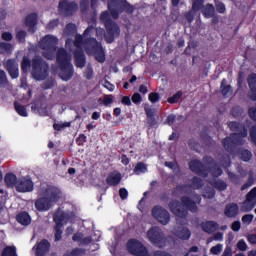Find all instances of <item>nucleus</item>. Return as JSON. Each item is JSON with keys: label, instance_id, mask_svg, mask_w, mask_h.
<instances>
[{"label": "nucleus", "instance_id": "f257e3e1", "mask_svg": "<svg viewBox=\"0 0 256 256\" xmlns=\"http://www.w3.org/2000/svg\"><path fill=\"white\" fill-rule=\"evenodd\" d=\"M97 33V28L95 26H88L83 34H76L74 38V47L77 50L74 51L75 65L79 69H83L87 65V58L85 53L88 55H93L98 63H105L107 57L105 56V49H103V44L97 41V38H93V35ZM85 53L83 52V49Z\"/></svg>", "mask_w": 256, "mask_h": 256}, {"label": "nucleus", "instance_id": "f03ea898", "mask_svg": "<svg viewBox=\"0 0 256 256\" xmlns=\"http://www.w3.org/2000/svg\"><path fill=\"white\" fill-rule=\"evenodd\" d=\"M107 7L108 10L103 11L99 19L106 29L104 35L106 43H114L115 38L121 35V28L115 21H117L123 13L133 15L135 8L127 0H108ZM111 18H113L114 21Z\"/></svg>", "mask_w": 256, "mask_h": 256}, {"label": "nucleus", "instance_id": "7ed1b4c3", "mask_svg": "<svg viewBox=\"0 0 256 256\" xmlns=\"http://www.w3.org/2000/svg\"><path fill=\"white\" fill-rule=\"evenodd\" d=\"M194 199V200H193ZM193 199L189 196H182L179 200H171L168 204L169 210L180 219L187 218L190 213H199V207L201 205V195L195 194Z\"/></svg>", "mask_w": 256, "mask_h": 256}, {"label": "nucleus", "instance_id": "20e7f679", "mask_svg": "<svg viewBox=\"0 0 256 256\" xmlns=\"http://www.w3.org/2000/svg\"><path fill=\"white\" fill-rule=\"evenodd\" d=\"M39 195L35 202V209H37L40 213L45 211H51L53 205L55 203H59L61 201V197H63V192L59 189V187L55 185L42 186L39 190Z\"/></svg>", "mask_w": 256, "mask_h": 256}, {"label": "nucleus", "instance_id": "39448f33", "mask_svg": "<svg viewBox=\"0 0 256 256\" xmlns=\"http://www.w3.org/2000/svg\"><path fill=\"white\" fill-rule=\"evenodd\" d=\"M203 163L200 160H191L188 163V167L192 173L199 175V177H209L212 175L215 179L223 175V169L219 167L217 161L211 156H204L202 159Z\"/></svg>", "mask_w": 256, "mask_h": 256}, {"label": "nucleus", "instance_id": "423d86ee", "mask_svg": "<svg viewBox=\"0 0 256 256\" xmlns=\"http://www.w3.org/2000/svg\"><path fill=\"white\" fill-rule=\"evenodd\" d=\"M56 63L60 69L59 77L62 81H71L75 70L71 64V58L65 48H59L56 54Z\"/></svg>", "mask_w": 256, "mask_h": 256}, {"label": "nucleus", "instance_id": "0eeeda50", "mask_svg": "<svg viewBox=\"0 0 256 256\" xmlns=\"http://www.w3.org/2000/svg\"><path fill=\"white\" fill-rule=\"evenodd\" d=\"M31 75L35 81H45L49 77V63L41 56L32 58Z\"/></svg>", "mask_w": 256, "mask_h": 256}, {"label": "nucleus", "instance_id": "6e6552de", "mask_svg": "<svg viewBox=\"0 0 256 256\" xmlns=\"http://www.w3.org/2000/svg\"><path fill=\"white\" fill-rule=\"evenodd\" d=\"M147 238L152 245L159 247V249L165 245V234L158 226H153L148 230Z\"/></svg>", "mask_w": 256, "mask_h": 256}, {"label": "nucleus", "instance_id": "1a4fd4ad", "mask_svg": "<svg viewBox=\"0 0 256 256\" xmlns=\"http://www.w3.org/2000/svg\"><path fill=\"white\" fill-rule=\"evenodd\" d=\"M152 217H154L158 223H161V225H169V222L171 221V214H169V211L159 205L152 208Z\"/></svg>", "mask_w": 256, "mask_h": 256}, {"label": "nucleus", "instance_id": "9d476101", "mask_svg": "<svg viewBox=\"0 0 256 256\" xmlns=\"http://www.w3.org/2000/svg\"><path fill=\"white\" fill-rule=\"evenodd\" d=\"M31 111L40 117H49V104L43 99H36L31 103Z\"/></svg>", "mask_w": 256, "mask_h": 256}, {"label": "nucleus", "instance_id": "9b49d317", "mask_svg": "<svg viewBox=\"0 0 256 256\" xmlns=\"http://www.w3.org/2000/svg\"><path fill=\"white\" fill-rule=\"evenodd\" d=\"M15 189L17 193H31L35 189V184L29 176H26L18 179Z\"/></svg>", "mask_w": 256, "mask_h": 256}, {"label": "nucleus", "instance_id": "f8f14e48", "mask_svg": "<svg viewBox=\"0 0 256 256\" xmlns=\"http://www.w3.org/2000/svg\"><path fill=\"white\" fill-rule=\"evenodd\" d=\"M79 9L76 2H69L67 0H61L58 4V10L66 17H71Z\"/></svg>", "mask_w": 256, "mask_h": 256}, {"label": "nucleus", "instance_id": "ddd939ff", "mask_svg": "<svg viewBox=\"0 0 256 256\" xmlns=\"http://www.w3.org/2000/svg\"><path fill=\"white\" fill-rule=\"evenodd\" d=\"M59 44V39L52 35H46L40 41L41 49H51L52 51H57V45Z\"/></svg>", "mask_w": 256, "mask_h": 256}, {"label": "nucleus", "instance_id": "4468645a", "mask_svg": "<svg viewBox=\"0 0 256 256\" xmlns=\"http://www.w3.org/2000/svg\"><path fill=\"white\" fill-rule=\"evenodd\" d=\"M39 21V15L37 13H30L26 16L25 25L28 27V33H35L37 31V23Z\"/></svg>", "mask_w": 256, "mask_h": 256}, {"label": "nucleus", "instance_id": "2eb2a0df", "mask_svg": "<svg viewBox=\"0 0 256 256\" xmlns=\"http://www.w3.org/2000/svg\"><path fill=\"white\" fill-rule=\"evenodd\" d=\"M5 69L8 71L11 79H17L19 77V64L13 59H9L5 63Z\"/></svg>", "mask_w": 256, "mask_h": 256}, {"label": "nucleus", "instance_id": "dca6fc26", "mask_svg": "<svg viewBox=\"0 0 256 256\" xmlns=\"http://www.w3.org/2000/svg\"><path fill=\"white\" fill-rule=\"evenodd\" d=\"M49 249H51V243H49V240L42 239L36 245L35 255L36 256H45V255H47V253H49Z\"/></svg>", "mask_w": 256, "mask_h": 256}, {"label": "nucleus", "instance_id": "f3484780", "mask_svg": "<svg viewBox=\"0 0 256 256\" xmlns=\"http://www.w3.org/2000/svg\"><path fill=\"white\" fill-rule=\"evenodd\" d=\"M225 217L233 219L239 215V205L237 203H228L224 209Z\"/></svg>", "mask_w": 256, "mask_h": 256}, {"label": "nucleus", "instance_id": "a211bd4d", "mask_svg": "<svg viewBox=\"0 0 256 256\" xmlns=\"http://www.w3.org/2000/svg\"><path fill=\"white\" fill-rule=\"evenodd\" d=\"M247 83L250 89L249 99L256 101V74L252 73L248 76Z\"/></svg>", "mask_w": 256, "mask_h": 256}, {"label": "nucleus", "instance_id": "6ab92c4d", "mask_svg": "<svg viewBox=\"0 0 256 256\" xmlns=\"http://www.w3.org/2000/svg\"><path fill=\"white\" fill-rule=\"evenodd\" d=\"M174 235L182 241H189L191 239V230L187 227H178L174 230Z\"/></svg>", "mask_w": 256, "mask_h": 256}, {"label": "nucleus", "instance_id": "aec40b11", "mask_svg": "<svg viewBox=\"0 0 256 256\" xmlns=\"http://www.w3.org/2000/svg\"><path fill=\"white\" fill-rule=\"evenodd\" d=\"M16 221L20 225L27 227L31 225V215H29V212L27 211H21L16 215Z\"/></svg>", "mask_w": 256, "mask_h": 256}, {"label": "nucleus", "instance_id": "412c9836", "mask_svg": "<svg viewBox=\"0 0 256 256\" xmlns=\"http://www.w3.org/2000/svg\"><path fill=\"white\" fill-rule=\"evenodd\" d=\"M201 229L204 233L211 234L219 229V224L213 220H209L201 223Z\"/></svg>", "mask_w": 256, "mask_h": 256}, {"label": "nucleus", "instance_id": "4be33fe9", "mask_svg": "<svg viewBox=\"0 0 256 256\" xmlns=\"http://www.w3.org/2000/svg\"><path fill=\"white\" fill-rule=\"evenodd\" d=\"M121 179H123V176H121V173L119 172L116 174H109L106 178V183L110 187H117V185L121 183Z\"/></svg>", "mask_w": 256, "mask_h": 256}, {"label": "nucleus", "instance_id": "5701e85b", "mask_svg": "<svg viewBox=\"0 0 256 256\" xmlns=\"http://www.w3.org/2000/svg\"><path fill=\"white\" fill-rule=\"evenodd\" d=\"M17 181H19L17 175L13 173H7L4 177V183L9 189H13L14 187L16 188Z\"/></svg>", "mask_w": 256, "mask_h": 256}, {"label": "nucleus", "instance_id": "b1692460", "mask_svg": "<svg viewBox=\"0 0 256 256\" xmlns=\"http://www.w3.org/2000/svg\"><path fill=\"white\" fill-rule=\"evenodd\" d=\"M249 135L248 130H244L243 132L240 133H232L230 134V138L233 141L234 144L237 145H243V139Z\"/></svg>", "mask_w": 256, "mask_h": 256}, {"label": "nucleus", "instance_id": "393cba45", "mask_svg": "<svg viewBox=\"0 0 256 256\" xmlns=\"http://www.w3.org/2000/svg\"><path fill=\"white\" fill-rule=\"evenodd\" d=\"M228 127L230 131H233L234 133H243V131H247L245 124L237 121L228 122Z\"/></svg>", "mask_w": 256, "mask_h": 256}, {"label": "nucleus", "instance_id": "a878e982", "mask_svg": "<svg viewBox=\"0 0 256 256\" xmlns=\"http://www.w3.org/2000/svg\"><path fill=\"white\" fill-rule=\"evenodd\" d=\"M222 145H223L225 151H227V153H235V149H237V146H236L235 142H233L231 137L224 138L222 140Z\"/></svg>", "mask_w": 256, "mask_h": 256}, {"label": "nucleus", "instance_id": "bb28decb", "mask_svg": "<svg viewBox=\"0 0 256 256\" xmlns=\"http://www.w3.org/2000/svg\"><path fill=\"white\" fill-rule=\"evenodd\" d=\"M210 185H212L214 189H217V191H226L227 187H229L227 182L222 179L213 180L210 182Z\"/></svg>", "mask_w": 256, "mask_h": 256}, {"label": "nucleus", "instance_id": "cd10ccee", "mask_svg": "<svg viewBox=\"0 0 256 256\" xmlns=\"http://www.w3.org/2000/svg\"><path fill=\"white\" fill-rule=\"evenodd\" d=\"M33 68V60L29 57L24 56L21 61V71L22 73H29V69Z\"/></svg>", "mask_w": 256, "mask_h": 256}, {"label": "nucleus", "instance_id": "c85d7f7f", "mask_svg": "<svg viewBox=\"0 0 256 256\" xmlns=\"http://www.w3.org/2000/svg\"><path fill=\"white\" fill-rule=\"evenodd\" d=\"M220 89L223 97H227L229 93H233V88L231 87V85H227V79L225 78H223L221 81Z\"/></svg>", "mask_w": 256, "mask_h": 256}, {"label": "nucleus", "instance_id": "c756f323", "mask_svg": "<svg viewBox=\"0 0 256 256\" xmlns=\"http://www.w3.org/2000/svg\"><path fill=\"white\" fill-rule=\"evenodd\" d=\"M14 109L20 117H29V113L27 112V107L23 106L19 102H14Z\"/></svg>", "mask_w": 256, "mask_h": 256}, {"label": "nucleus", "instance_id": "7c9ffc66", "mask_svg": "<svg viewBox=\"0 0 256 256\" xmlns=\"http://www.w3.org/2000/svg\"><path fill=\"white\" fill-rule=\"evenodd\" d=\"M255 202L247 201V199L242 203L240 210L242 213H249L255 209Z\"/></svg>", "mask_w": 256, "mask_h": 256}, {"label": "nucleus", "instance_id": "2f4dec72", "mask_svg": "<svg viewBox=\"0 0 256 256\" xmlns=\"http://www.w3.org/2000/svg\"><path fill=\"white\" fill-rule=\"evenodd\" d=\"M202 13H203L204 17H206L207 19L214 17L215 16V6H213V4H206Z\"/></svg>", "mask_w": 256, "mask_h": 256}, {"label": "nucleus", "instance_id": "473e14b6", "mask_svg": "<svg viewBox=\"0 0 256 256\" xmlns=\"http://www.w3.org/2000/svg\"><path fill=\"white\" fill-rule=\"evenodd\" d=\"M87 250L83 248H74L71 251H66L63 256H83L86 255Z\"/></svg>", "mask_w": 256, "mask_h": 256}, {"label": "nucleus", "instance_id": "72a5a7b5", "mask_svg": "<svg viewBox=\"0 0 256 256\" xmlns=\"http://www.w3.org/2000/svg\"><path fill=\"white\" fill-rule=\"evenodd\" d=\"M252 157H253V154L251 153V151L247 149H242L239 152V158L241 159V161H244L245 163H248V161H251Z\"/></svg>", "mask_w": 256, "mask_h": 256}, {"label": "nucleus", "instance_id": "f704fd0d", "mask_svg": "<svg viewBox=\"0 0 256 256\" xmlns=\"http://www.w3.org/2000/svg\"><path fill=\"white\" fill-rule=\"evenodd\" d=\"M181 97H183V91L179 90L173 96L169 97L167 102L170 103V105H175V103H179Z\"/></svg>", "mask_w": 256, "mask_h": 256}, {"label": "nucleus", "instance_id": "c9c22d12", "mask_svg": "<svg viewBox=\"0 0 256 256\" xmlns=\"http://www.w3.org/2000/svg\"><path fill=\"white\" fill-rule=\"evenodd\" d=\"M1 256H17V248H15V246H6Z\"/></svg>", "mask_w": 256, "mask_h": 256}, {"label": "nucleus", "instance_id": "e433bc0d", "mask_svg": "<svg viewBox=\"0 0 256 256\" xmlns=\"http://www.w3.org/2000/svg\"><path fill=\"white\" fill-rule=\"evenodd\" d=\"M191 187L192 189H201V187H203V179L198 176H194L191 179Z\"/></svg>", "mask_w": 256, "mask_h": 256}, {"label": "nucleus", "instance_id": "4c0bfd02", "mask_svg": "<svg viewBox=\"0 0 256 256\" xmlns=\"http://www.w3.org/2000/svg\"><path fill=\"white\" fill-rule=\"evenodd\" d=\"M53 221L56 223L55 227H63V221H65V213L54 215Z\"/></svg>", "mask_w": 256, "mask_h": 256}, {"label": "nucleus", "instance_id": "58836bf2", "mask_svg": "<svg viewBox=\"0 0 256 256\" xmlns=\"http://www.w3.org/2000/svg\"><path fill=\"white\" fill-rule=\"evenodd\" d=\"M55 53H57V50L44 49L42 56L48 59V61H53V59H55Z\"/></svg>", "mask_w": 256, "mask_h": 256}, {"label": "nucleus", "instance_id": "ea45409f", "mask_svg": "<svg viewBox=\"0 0 256 256\" xmlns=\"http://www.w3.org/2000/svg\"><path fill=\"white\" fill-rule=\"evenodd\" d=\"M134 173L139 175V173H147V165L143 162H138L134 168Z\"/></svg>", "mask_w": 256, "mask_h": 256}, {"label": "nucleus", "instance_id": "a19ab883", "mask_svg": "<svg viewBox=\"0 0 256 256\" xmlns=\"http://www.w3.org/2000/svg\"><path fill=\"white\" fill-rule=\"evenodd\" d=\"M104 105V107H109L110 105H113V95H105L103 99L99 98L98 102Z\"/></svg>", "mask_w": 256, "mask_h": 256}, {"label": "nucleus", "instance_id": "79ce46f5", "mask_svg": "<svg viewBox=\"0 0 256 256\" xmlns=\"http://www.w3.org/2000/svg\"><path fill=\"white\" fill-rule=\"evenodd\" d=\"M188 146L190 147V149H192V151H196V152H199V149H201V146L199 145V142H197L193 138H191L188 141Z\"/></svg>", "mask_w": 256, "mask_h": 256}, {"label": "nucleus", "instance_id": "37998d69", "mask_svg": "<svg viewBox=\"0 0 256 256\" xmlns=\"http://www.w3.org/2000/svg\"><path fill=\"white\" fill-rule=\"evenodd\" d=\"M61 226H55L54 227V231H55V235H54V241H61V239H63V230H61Z\"/></svg>", "mask_w": 256, "mask_h": 256}, {"label": "nucleus", "instance_id": "c03bdc74", "mask_svg": "<svg viewBox=\"0 0 256 256\" xmlns=\"http://www.w3.org/2000/svg\"><path fill=\"white\" fill-rule=\"evenodd\" d=\"M247 201H251L256 204V187L252 188L246 195Z\"/></svg>", "mask_w": 256, "mask_h": 256}, {"label": "nucleus", "instance_id": "a18cd8bd", "mask_svg": "<svg viewBox=\"0 0 256 256\" xmlns=\"http://www.w3.org/2000/svg\"><path fill=\"white\" fill-rule=\"evenodd\" d=\"M26 38H27V32L25 30H20L16 33V39L18 43H25Z\"/></svg>", "mask_w": 256, "mask_h": 256}, {"label": "nucleus", "instance_id": "49530a36", "mask_svg": "<svg viewBox=\"0 0 256 256\" xmlns=\"http://www.w3.org/2000/svg\"><path fill=\"white\" fill-rule=\"evenodd\" d=\"M253 219H255V215L245 214L242 216V223L243 225H251V223H253Z\"/></svg>", "mask_w": 256, "mask_h": 256}, {"label": "nucleus", "instance_id": "de8ad7c7", "mask_svg": "<svg viewBox=\"0 0 256 256\" xmlns=\"http://www.w3.org/2000/svg\"><path fill=\"white\" fill-rule=\"evenodd\" d=\"M77 32V26L74 23H68L65 27V33L68 35H73Z\"/></svg>", "mask_w": 256, "mask_h": 256}, {"label": "nucleus", "instance_id": "09e8293b", "mask_svg": "<svg viewBox=\"0 0 256 256\" xmlns=\"http://www.w3.org/2000/svg\"><path fill=\"white\" fill-rule=\"evenodd\" d=\"M0 49L6 53L13 51V44L7 42H0Z\"/></svg>", "mask_w": 256, "mask_h": 256}, {"label": "nucleus", "instance_id": "8fccbe9b", "mask_svg": "<svg viewBox=\"0 0 256 256\" xmlns=\"http://www.w3.org/2000/svg\"><path fill=\"white\" fill-rule=\"evenodd\" d=\"M253 183H255V179L253 178V176H249L248 180L241 186V191L249 189V187L253 186Z\"/></svg>", "mask_w": 256, "mask_h": 256}, {"label": "nucleus", "instance_id": "3c124183", "mask_svg": "<svg viewBox=\"0 0 256 256\" xmlns=\"http://www.w3.org/2000/svg\"><path fill=\"white\" fill-rule=\"evenodd\" d=\"M204 3L205 0H195L192 4V11H201V8L203 7Z\"/></svg>", "mask_w": 256, "mask_h": 256}, {"label": "nucleus", "instance_id": "603ef678", "mask_svg": "<svg viewBox=\"0 0 256 256\" xmlns=\"http://www.w3.org/2000/svg\"><path fill=\"white\" fill-rule=\"evenodd\" d=\"M84 78L87 79L88 81H91V79H93V67L91 66H87L84 74H83Z\"/></svg>", "mask_w": 256, "mask_h": 256}, {"label": "nucleus", "instance_id": "864d4df0", "mask_svg": "<svg viewBox=\"0 0 256 256\" xmlns=\"http://www.w3.org/2000/svg\"><path fill=\"white\" fill-rule=\"evenodd\" d=\"M148 99H149L150 103H157L161 99V96L157 92H151L148 95Z\"/></svg>", "mask_w": 256, "mask_h": 256}, {"label": "nucleus", "instance_id": "5fc2aeb1", "mask_svg": "<svg viewBox=\"0 0 256 256\" xmlns=\"http://www.w3.org/2000/svg\"><path fill=\"white\" fill-rule=\"evenodd\" d=\"M228 177H229V179H230V181L232 182V183H234V185H239V181H240V177H239V175H237V174H235V173H233V172H228Z\"/></svg>", "mask_w": 256, "mask_h": 256}, {"label": "nucleus", "instance_id": "6e6d98bb", "mask_svg": "<svg viewBox=\"0 0 256 256\" xmlns=\"http://www.w3.org/2000/svg\"><path fill=\"white\" fill-rule=\"evenodd\" d=\"M215 7H216L217 13L223 14V13H225V11H227V8L225 7V4L223 2L217 1L215 3Z\"/></svg>", "mask_w": 256, "mask_h": 256}, {"label": "nucleus", "instance_id": "4d7b16f0", "mask_svg": "<svg viewBox=\"0 0 256 256\" xmlns=\"http://www.w3.org/2000/svg\"><path fill=\"white\" fill-rule=\"evenodd\" d=\"M184 17H185L186 21H188V23H193V21L195 20L194 10H190V11L186 12L184 14Z\"/></svg>", "mask_w": 256, "mask_h": 256}, {"label": "nucleus", "instance_id": "13d9d810", "mask_svg": "<svg viewBox=\"0 0 256 256\" xmlns=\"http://www.w3.org/2000/svg\"><path fill=\"white\" fill-rule=\"evenodd\" d=\"M76 143L79 145V147H83V145L87 143V136L85 134H80L76 139Z\"/></svg>", "mask_w": 256, "mask_h": 256}, {"label": "nucleus", "instance_id": "bf43d9fd", "mask_svg": "<svg viewBox=\"0 0 256 256\" xmlns=\"http://www.w3.org/2000/svg\"><path fill=\"white\" fill-rule=\"evenodd\" d=\"M146 115L148 118V124L150 125V127H153L156 122H155V117H153V112H151V110L146 111Z\"/></svg>", "mask_w": 256, "mask_h": 256}, {"label": "nucleus", "instance_id": "052dcab7", "mask_svg": "<svg viewBox=\"0 0 256 256\" xmlns=\"http://www.w3.org/2000/svg\"><path fill=\"white\" fill-rule=\"evenodd\" d=\"M220 163L222 167L228 169V167H231V158H229V156L223 157L222 159H220Z\"/></svg>", "mask_w": 256, "mask_h": 256}, {"label": "nucleus", "instance_id": "680f3d73", "mask_svg": "<svg viewBox=\"0 0 256 256\" xmlns=\"http://www.w3.org/2000/svg\"><path fill=\"white\" fill-rule=\"evenodd\" d=\"M132 102L135 104V105H140L141 104V101H143V98L141 97V94L139 93H134L132 95Z\"/></svg>", "mask_w": 256, "mask_h": 256}, {"label": "nucleus", "instance_id": "e2e57ef3", "mask_svg": "<svg viewBox=\"0 0 256 256\" xmlns=\"http://www.w3.org/2000/svg\"><path fill=\"white\" fill-rule=\"evenodd\" d=\"M221 251H223V246L221 244H217L216 246H213L211 249H210V252L213 254V255H219V253H221Z\"/></svg>", "mask_w": 256, "mask_h": 256}, {"label": "nucleus", "instance_id": "0e129e2a", "mask_svg": "<svg viewBox=\"0 0 256 256\" xmlns=\"http://www.w3.org/2000/svg\"><path fill=\"white\" fill-rule=\"evenodd\" d=\"M215 194H216L215 189L209 188L206 190L204 197L206 199H213V197H215Z\"/></svg>", "mask_w": 256, "mask_h": 256}, {"label": "nucleus", "instance_id": "69168bd1", "mask_svg": "<svg viewBox=\"0 0 256 256\" xmlns=\"http://www.w3.org/2000/svg\"><path fill=\"white\" fill-rule=\"evenodd\" d=\"M47 29H55V27H59V19H53L47 24Z\"/></svg>", "mask_w": 256, "mask_h": 256}, {"label": "nucleus", "instance_id": "338daca9", "mask_svg": "<svg viewBox=\"0 0 256 256\" xmlns=\"http://www.w3.org/2000/svg\"><path fill=\"white\" fill-rule=\"evenodd\" d=\"M248 115L252 121L256 122V107H250L248 109Z\"/></svg>", "mask_w": 256, "mask_h": 256}, {"label": "nucleus", "instance_id": "774afa93", "mask_svg": "<svg viewBox=\"0 0 256 256\" xmlns=\"http://www.w3.org/2000/svg\"><path fill=\"white\" fill-rule=\"evenodd\" d=\"M237 249H239V251H247V243L245 242V240L238 241Z\"/></svg>", "mask_w": 256, "mask_h": 256}]
</instances>
